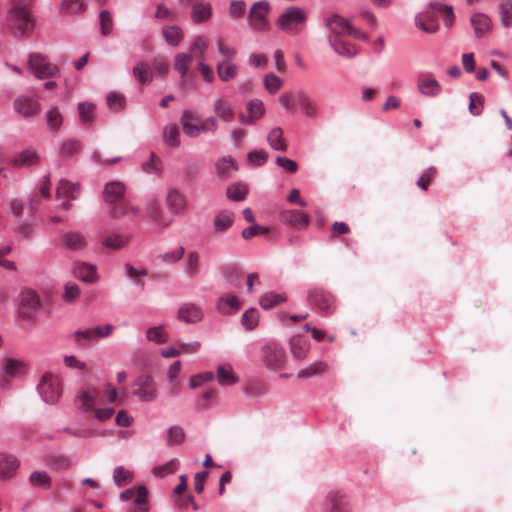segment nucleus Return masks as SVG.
<instances>
[{"label":"nucleus","mask_w":512,"mask_h":512,"mask_svg":"<svg viewBox=\"0 0 512 512\" xmlns=\"http://www.w3.org/2000/svg\"><path fill=\"white\" fill-rule=\"evenodd\" d=\"M307 20L306 11L298 6L288 7L278 18V26L284 32L295 35L299 33Z\"/></svg>","instance_id":"nucleus-1"},{"label":"nucleus","mask_w":512,"mask_h":512,"mask_svg":"<svg viewBox=\"0 0 512 512\" xmlns=\"http://www.w3.org/2000/svg\"><path fill=\"white\" fill-rule=\"evenodd\" d=\"M28 68L38 79L56 78L61 75L58 66L41 53H31L28 56Z\"/></svg>","instance_id":"nucleus-2"},{"label":"nucleus","mask_w":512,"mask_h":512,"mask_svg":"<svg viewBox=\"0 0 512 512\" xmlns=\"http://www.w3.org/2000/svg\"><path fill=\"white\" fill-rule=\"evenodd\" d=\"M326 25L329 30L334 34V38H341L345 36L352 37L357 40H366L367 35L355 28L350 22L338 14H332L326 18Z\"/></svg>","instance_id":"nucleus-3"},{"label":"nucleus","mask_w":512,"mask_h":512,"mask_svg":"<svg viewBox=\"0 0 512 512\" xmlns=\"http://www.w3.org/2000/svg\"><path fill=\"white\" fill-rule=\"evenodd\" d=\"M37 391L44 402L55 404L62 395V385L58 376L45 373L38 382Z\"/></svg>","instance_id":"nucleus-4"},{"label":"nucleus","mask_w":512,"mask_h":512,"mask_svg":"<svg viewBox=\"0 0 512 512\" xmlns=\"http://www.w3.org/2000/svg\"><path fill=\"white\" fill-rule=\"evenodd\" d=\"M9 19L15 35L28 36L34 29L35 18L29 9L12 8Z\"/></svg>","instance_id":"nucleus-5"},{"label":"nucleus","mask_w":512,"mask_h":512,"mask_svg":"<svg viewBox=\"0 0 512 512\" xmlns=\"http://www.w3.org/2000/svg\"><path fill=\"white\" fill-rule=\"evenodd\" d=\"M307 300L322 315H329L335 309L334 296L323 288L309 290Z\"/></svg>","instance_id":"nucleus-6"},{"label":"nucleus","mask_w":512,"mask_h":512,"mask_svg":"<svg viewBox=\"0 0 512 512\" xmlns=\"http://www.w3.org/2000/svg\"><path fill=\"white\" fill-rule=\"evenodd\" d=\"M133 395L142 402H153L158 396L157 385L150 375H140L133 382Z\"/></svg>","instance_id":"nucleus-7"},{"label":"nucleus","mask_w":512,"mask_h":512,"mask_svg":"<svg viewBox=\"0 0 512 512\" xmlns=\"http://www.w3.org/2000/svg\"><path fill=\"white\" fill-rule=\"evenodd\" d=\"M262 361L270 369H279L285 362V352L275 343L267 344L262 348Z\"/></svg>","instance_id":"nucleus-8"},{"label":"nucleus","mask_w":512,"mask_h":512,"mask_svg":"<svg viewBox=\"0 0 512 512\" xmlns=\"http://www.w3.org/2000/svg\"><path fill=\"white\" fill-rule=\"evenodd\" d=\"M14 109L25 118L34 117L41 110L39 98L36 96H18L14 101Z\"/></svg>","instance_id":"nucleus-9"},{"label":"nucleus","mask_w":512,"mask_h":512,"mask_svg":"<svg viewBox=\"0 0 512 512\" xmlns=\"http://www.w3.org/2000/svg\"><path fill=\"white\" fill-rule=\"evenodd\" d=\"M80 187L77 183H71L66 179H61L56 189V198L61 201L64 209L70 208V201L78 198Z\"/></svg>","instance_id":"nucleus-10"},{"label":"nucleus","mask_w":512,"mask_h":512,"mask_svg":"<svg viewBox=\"0 0 512 512\" xmlns=\"http://www.w3.org/2000/svg\"><path fill=\"white\" fill-rule=\"evenodd\" d=\"M40 307L36 292L31 289L22 290L19 295V312L23 317H31Z\"/></svg>","instance_id":"nucleus-11"},{"label":"nucleus","mask_w":512,"mask_h":512,"mask_svg":"<svg viewBox=\"0 0 512 512\" xmlns=\"http://www.w3.org/2000/svg\"><path fill=\"white\" fill-rule=\"evenodd\" d=\"M417 89L422 95L427 97H435L442 91L440 83L429 72L422 73L418 76Z\"/></svg>","instance_id":"nucleus-12"},{"label":"nucleus","mask_w":512,"mask_h":512,"mask_svg":"<svg viewBox=\"0 0 512 512\" xmlns=\"http://www.w3.org/2000/svg\"><path fill=\"white\" fill-rule=\"evenodd\" d=\"M40 156L35 148L29 147L20 152L15 153L11 160L10 165L15 168H26L37 165Z\"/></svg>","instance_id":"nucleus-13"},{"label":"nucleus","mask_w":512,"mask_h":512,"mask_svg":"<svg viewBox=\"0 0 512 512\" xmlns=\"http://www.w3.org/2000/svg\"><path fill=\"white\" fill-rule=\"evenodd\" d=\"M165 204L172 214H182L187 208L185 195L176 188L167 190Z\"/></svg>","instance_id":"nucleus-14"},{"label":"nucleus","mask_w":512,"mask_h":512,"mask_svg":"<svg viewBox=\"0 0 512 512\" xmlns=\"http://www.w3.org/2000/svg\"><path fill=\"white\" fill-rule=\"evenodd\" d=\"M98 391L94 387H88L79 391L75 397V406L82 412H90L94 410L97 404Z\"/></svg>","instance_id":"nucleus-15"},{"label":"nucleus","mask_w":512,"mask_h":512,"mask_svg":"<svg viewBox=\"0 0 512 512\" xmlns=\"http://www.w3.org/2000/svg\"><path fill=\"white\" fill-rule=\"evenodd\" d=\"M198 120L195 112L191 110H185L182 113L181 117V124L184 133L189 137H196L198 136L202 131H207V128H210L207 125H197L194 122Z\"/></svg>","instance_id":"nucleus-16"},{"label":"nucleus","mask_w":512,"mask_h":512,"mask_svg":"<svg viewBox=\"0 0 512 512\" xmlns=\"http://www.w3.org/2000/svg\"><path fill=\"white\" fill-rule=\"evenodd\" d=\"M281 221L292 228H306L310 224V217L300 210H286L281 213Z\"/></svg>","instance_id":"nucleus-17"},{"label":"nucleus","mask_w":512,"mask_h":512,"mask_svg":"<svg viewBox=\"0 0 512 512\" xmlns=\"http://www.w3.org/2000/svg\"><path fill=\"white\" fill-rule=\"evenodd\" d=\"M216 175L221 180L234 177L238 171L237 162L230 156H224L215 163Z\"/></svg>","instance_id":"nucleus-18"},{"label":"nucleus","mask_w":512,"mask_h":512,"mask_svg":"<svg viewBox=\"0 0 512 512\" xmlns=\"http://www.w3.org/2000/svg\"><path fill=\"white\" fill-rule=\"evenodd\" d=\"M471 26L477 38L487 37L492 30L491 19L483 13H475L470 18Z\"/></svg>","instance_id":"nucleus-19"},{"label":"nucleus","mask_w":512,"mask_h":512,"mask_svg":"<svg viewBox=\"0 0 512 512\" xmlns=\"http://www.w3.org/2000/svg\"><path fill=\"white\" fill-rule=\"evenodd\" d=\"M436 13L437 11L431 8L428 11L419 13L415 18L416 26L426 33H435L439 28Z\"/></svg>","instance_id":"nucleus-20"},{"label":"nucleus","mask_w":512,"mask_h":512,"mask_svg":"<svg viewBox=\"0 0 512 512\" xmlns=\"http://www.w3.org/2000/svg\"><path fill=\"white\" fill-rule=\"evenodd\" d=\"M63 246L71 251H80L87 246L86 238L77 231H68L61 237Z\"/></svg>","instance_id":"nucleus-21"},{"label":"nucleus","mask_w":512,"mask_h":512,"mask_svg":"<svg viewBox=\"0 0 512 512\" xmlns=\"http://www.w3.org/2000/svg\"><path fill=\"white\" fill-rule=\"evenodd\" d=\"M328 512H349L347 497L339 491H330L327 495Z\"/></svg>","instance_id":"nucleus-22"},{"label":"nucleus","mask_w":512,"mask_h":512,"mask_svg":"<svg viewBox=\"0 0 512 512\" xmlns=\"http://www.w3.org/2000/svg\"><path fill=\"white\" fill-rule=\"evenodd\" d=\"M178 318L186 323H196L203 318V311L194 303H185L179 308Z\"/></svg>","instance_id":"nucleus-23"},{"label":"nucleus","mask_w":512,"mask_h":512,"mask_svg":"<svg viewBox=\"0 0 512 512\" xmlns=\"http://www.w3.org/2000/svg\"><path fill=\"white\" fill-rule=\"evenodd\" d=\"M290 352L297 360H303L310 350L309 341L303 336H293L290 339Z\"/></svg>","instance_id":"nucleus-24"},{"label":"nucleus","mask_w":512,"mask_h":512,"mask_svg":"<svg viewBox=\"0 0 512 512\" xmlns=\"http://www.w3.org/2000/svg\"><path fill=\"white\" fill-rule=\"evenodd\" d=\"M216 308L219 313L228 315L241 308V301L234 295H223L218 298Z\"/></svg>","instance_id":"nucleus-25"},{"label":"nucleus","mask_w":512,"mask_h":512,"mask_svg":"<svg viewBox=\"0 0 512 512\" xmlns=\"http://www.w3.org/2000/svg\"><path fill=\"white\" fill-rule=\"evenodd\" d=\"M125 193V186L120 181L107 183L103 190V198L107 203H116Z\"/></svg>","instance_id":"nucleus-26"},{"label":"nucleus","mask_w":512,"mask_h":512,"mask_svg":"<svg viewBox=\"0 0 512 512\" xmlns=\"http://www.w3.org/2000/svg\"><path fill=\"white\" fill-rule=\"evenodd\" d=\"M74 275L87 283H93L98 279L96 267L88 263H76L73 268Z\"/></svg>","instance_id":"nucleus-27"},{"label":"nucleus","mask_w":512,"mask_h":512,"mask_svg":"<svg viewBox=\"0 0 512 512\" xmlns=\"http://www.w3.org/2000/svg\"><path fill=\"white\" fill-rule=\"evenodd\" d=\"M20 466L19 460L12 455L5 456L0 460V478H12Z\"/></svg>","instance_id":"nucleus-28"},{"label":"nucleus","mask_w":512,"mask_h":512,"mask_svg":"<svg viewBox=\"0 0 512 512\" xmlns=\"http://www.w3.org/2000/svg\"><path fill=\"white\" fill-rule=\"evenodd\" d=\"M329 371V366L326 362L318 361L310 364L309 366L301 369L297 373L299 379H307L314 376H321Z\"/></svg>","instance_id":"nucleus-29"},{"label":"nucleus","mask_w":512,"mask_h":512,"mask_svg":"<svg viewBox=\"0 0 512 512\" xmlns=\"http://www.w3.org/2000/svg\"><path fill=\"white\" fill-rule=\"evenodd\" d=\"M212 8L209 3L199 2L193 5L191 18L195 23L206 22L211 18Z\"/></svg>","instance_id":"nucleus-30"},{"label":"nucleus","mask_w":512,"mask_h":512,"mask_svg":"<svg viewBox=\"0 0 512 512\" xmlns=\"http://www.w3.org/2000/svg\"><path fill=\"white\" fill-rule=\"evenodd\" d=\"M331 44L336 53L347 58L354 57L358 52L355 45L341 38L331 39Z\"/></svg>","instance_id":"nucleus-31"},{"label":"nucleus","mask_w":512,"mask_h":512,"mask_svg":"<svg viewBox=\"0 0 512 512\" xmlns=\"http://www.w3.org/2000/svg\"><path fill=\"white\" fill-rule=\"evenodd\" d=\"M162 35L165 41L172 47L178 46L183 39V32L177 25L163 27Z\"/></svg>","instance_id":"nucleus-32"},{"label":"nucleus","mask_w":512,"mask_h":512,"mask_svg":"<svg viewBox=\"0 0 512 512\" xmlns=\"http://www.w3.org/2000/svg\"><path fill=\"white\" fill-rule=\"evenodd\" d=\"M217 381L221 386H229L238 382V377L229 365H219L217 369Z\"/></svg>","instance_id":"nucleus-33"},{"label":"nucleus","mask_w":512,"mask_h":512,"mask_svg":"<svg viewBox=\"0 0 512 512\" xmlns=\"http://www.w3.org/2000/svg\"><path fill=\"white\" fill-rule=\"evenodd\" d=\"M180 131L176 124L167 125L163 128L162 138L164 143L172 148H177L180 145Z\"/></svg>","instance_id":"nucleus-34"},{"label":"nucleus","mask_w":512,"mask_h":512,"mask_svg":"<svg viewBox=\"0 0 512 512\" xmlns=\"http://www.w3.org/2000/svg\"><path fill=\"white\" fill-rule=\"evenodd\" d=\"M46 123L49 130L58 131L63 124V115L56 106L49 108L45 113Z\"/></svg>","instance_id":"nucleus-35"},{"label":"nucleus","mask_w":512,"mask_h":512,"mask_svg":"<svg viewBox=\"0 0 512 512\" xmlns=\"http://www.w3.org/2000/svg\"><path fill=\"white\" fill-rule=\"evenodd\" d=\"M248 186L244 182H235L229 185L226 189L228 199L232 201H242L248 194Z\"/></svg>","instance_id":"nucleus-36"},{"label":"nucleus","mask_w":512,"mask_h":512,"mask_svg":"<svg viewBox=\"0 0 512 512\" xmlns=\"http://www.w3.org/2000/svg\"><path fill=\"white\" fill-rule=\"evenodd\" d=\"M234 222V215L231 212H218L214 218V229L216 232H224L229 229Z\"/></svg>","instance_id":"nucleus-37"},{"label":"nucleus","mask_w":512,"mask_h":512,"mask_svg":"<svg viewBox=\"0 0 512 512\" xmlns=\"http://www.w3.org/2000/svg\"><path fill=\"white\" fill-rule=\"evenodd\" d=\"M86 8L84 0H63L59 9L63 14H78L84 12Z\"/></svg>","instance_id":"nucleus-38"},{"label":"nucleus","mask_w":512,"mask_h":512,"mask_svg":"<svg viewBox=\"0 0 512 512\" xmlns=\"http://www.w3.org/2000/svg\"><path fill=\"white\" fill-rule=\"evenodd\" d=\"M134 77L143 85L152 81L151 67L146 62H139L133 68Z\"/></svg>","instance_id":"nucleus-39"},{"label":"nucleus","mask_w":512,"mask_h":512,"mask_svg":"<svg viewBox=\"0 0 512 512\" xmlns=\"http://www.w3.org/2000/svg\"><path fill=\"white\" fill-rule=\"evenodd\" d=\"M193 58L188 53H178L174 58V69L184 79L187 76L189 65L192 63Z\"/></svg>","instance_id":"nucleus-40"},{"label":"nucleus","mask_w":512,"mask_h":512,"mask_svg":"<svg viewBox=\"0 0 512 512\" xmlns=\"http://www.w3.org/2000/svg\"><path fill=\"white\" fill-rule=\"evenodd\" d=\"M267 141L269 145L275 150H286L287 144L283 138V131L279 127H275L270 130Z\"/></svg>","instance_id":"nucleus-41"},{"label":"nucleus","mask_w":512,"mask_h":512,"mask_svg":"<svg viewBox=\"0 0 512 512\" xmlns=\"http://www.w3.org/2000/svg\"><path fill=\"white\" fill-rule=\"evenodd\" d=\"M431 9L436 10L437 13L441 14L443 17V21L447 28H450L453 25L454 21V13L453 7L450 5H445L439 2H432L430 4Z\"/></svg>","instance_id":"nucleus-42"},{"label":"nucleus","mask_w":512,"mask_h":512,"mask_svg":"<svg viewBox=\"0 0 512 512\" xmlns=\"http://www.w3.org/2000/svg\"><path fill=\"white\" fill-rule=\"evenodd\" d=\"M27 365L23 361L16 359H7L5 363V371L9 376L20 377L27 373Z\"/></svg>","instance_id":"nucleus-43"},{"label":"nucleus","mask_w":512,"mask_h":512,"mask_svg":"<svg viewBox=\"0 0 512 512\" xmlns=\"http://www.w3.org/2000/svg\"><path fill=\"white\" fill-rule=\"evenodd\" d=\"M284 294H276L273 292L263 294L259 299V304L263 309H271L286 301Z\"/></svg>","instance_id":"nucleus-44"},{"label":"nucleus","mask_w":512,"mask_h":512,"mask_svg":"<svg viewBox=\"0 0 512 512\" xmlns=\"http://www.w3.org/2000/svg\"><path fill=\"white\" fill-rule=\"evenodd\" d=\"M148 491L145 486L137 487V496L133 500L134 508L131 512H149L147 506Z\"/></svg>","instance_id":"nucleus-45"},{"label":"nucleus","mask_w":512,"mask_h":512,"mask_svg":"<svg viewBox=\"0 0 512 512\" xmlns=\"http://www.w3.org/2000/svg\"><path fill=\"white\" fill-rule=\"evenodd\" d=\"M217 72L221 80L229 81L237 74V67L228 60H223L217 65Z\"/></svg>","instance_id":"nucleus-46"},{"label":"nucleus","mask_w":512,"mask_h":512,"mask_svg":"<svg viewBox=\"0 0 512 512\" xmlns=\"http://www.w3.org/2000/svg\"><path fill=\"white\" fill-rule=\"evenodd\" d=\"M297 102L304 112V114L308 117H314L317 114V107L315 102L306 94L299 93L297 95Z\"/></svg>","instance_id":"nucleus-47"},{"label":"nucleus","mask_w":512,"mask_h":512,"mask_svg":"<svg viewBox=\"0 0 512 512\" xmlns=\"http://www.w3.org/2000/svg\"><path fill=\"white\" fill-rule=\"evenodd\" d=\"M29 482L34 487L50 488L52 479L45 471H34L29 476Z\"/></svg>","instance_id":"nucleus-48"},{"label":"nucleus","mask_w":512,"mask_h":512,"mask_svg":"<svg viewBox=\"0 0 512 512\" xmlns=\"http://www.w3.org/2000/svg\"><path fill=\"white\" fill-rule=\"evenodd\" d=\"M178 467L179 461L176 458H174L163 465L154 467L152 473L154 474V476L158 478H163L168 475L174 474Z\"/></svg>","instance_id":"nucleus-49"},{"label":"nucleus","mask_w":512,"mask_h":512,"mask_svg":"<svg viewBox=\"0 0 512 512\" xmlns=\"http://www.w3.org/2000/svg\"><path fill=\"white\" fill-rule=\"evenodd\" d=\"M95 105L90 102H81L78 104V113L81 123L88 124L93 121L95 116Z\"/></svg>","instance_id":"nucleus-50"},{"label":"nucleus","mask_w":512,"mask_h":512,"mask_svg":"<svg viewBox=\"0 0 512 512\" xmlns=\"http://www.w3.org/2000/svg\"><path fill=\"white\" fill-rule=\"evenodd\" d=\"M129 242V237L121 234H112L103 240V246L110 249H121Z\"/></svg>","instance_id":"nucleus-51"},{"label":"nucleus","mask_w":512,"mask_h":512,"mask_svg":"<svg viewBox=\"0 0 512 512\" xmlns=\"http://www.w3.org/2000/svg\"><path fill=\"white\" fill-rule=\"evenodd\" d=\"M142 170L149 174H160L162 171L160 158L155 153H151L149 159L142 163Z\"/></svg>","instance_id":"nucleus-52"},{"label":"nucleus","mask_w":512,"mask_h":512,"mask_svg":"<svg viewBox=\"0 0 512 512\" xmlns=\"http://www.w3.org/2000/svg\"><path fill=\"white\" fill-rule=\"evenodd\" d=\"M132 473L125 469L123 466H118L114 469L113 479L117 486L121 487L132 481Z\"/></svg>","instance_id":"nucleus-53"},{"label":"nucleus","mask_w":512,"mask_h":512,"mask_svg":"<svg viewBox=\"0 0 512 512\" xmlns=\"http://www.w3.org/2000/svg\"><path fill=\"white\" fill-rule=\"evenodd\" d=\"M502 24L505 27L512 26V1L504 0L499 5Z\"/></svg>","instance_id":"nucleus-54"},{"label":"nucleus","mask_w":512,"mask_h":512,"mask_svg":"<svg viewBox=\"0 0 512 512\" xmlns=\"http://www.w3.org/2000/svg\"><path fill=\"white\" fill-rule=\"evenodd\" d=\"M270 10L269 3L267 1H258V31H264L269 28V24L265 19V15Z\"/></svg>","instance_id":"nucleus-55"},{"label":"nucleus","mask_w":512,"mask_h":512,"mask_svg":"<svg viewBox=\"0 0 512 512\" xmlns=\"http://www.w3.org/2000/svg\"><path fill=\"white\" fill-rule=\"evenodd\" d=\"M437 176V169L435 167H429L426 169L417 181V185L423 191H427L430 183L434 181Z\"/></svg>","instance_id":"nucleus-56"},{"label":"nucleus","mask_w":512,"mask_h":512,"mask_svg":"<svg viewBox=\"0 0 512 512\" xmlns=\"http://www.w3.org/2000/svg\"><path fill=\"white\" fill-rule=\"evenodd\" d=\"M102 36H108L113 29V19L109 11L102 10L99 14Z\"/></svg>","instance_id":"nucleus-57"},{"label":"nucleus","mask_w":512,"mask_h":512,"mask_svg":"<svg viewBox=\"0 0 512 512\" xmlns=\"http://www.w3.org/2000/svg\"><path fill=\"white\" fill-rule=\"evenodd\" d=\"M263 82L265 89L271 94H275L283 85L282 79L273 73L267 74Z\"/></svg>","instance_id":"nucleus-58"},{"label":"nucleus","mask_w":512,"mask_h":512,"mask_svg":"<svg viewBox=\"0 0 512 512\" xmlns=\"http://www.w3.org/2000/svg\"><path fill=\"white\" fill-rule=\"evenodd\" d=\"M146 337L149 341L157 344H162L167 341V335L163 326L149 328L146 332Z\"/></svg>","instance_id":"nucleus-59"},{"label":"nucleus","mask_w":512,"mask_h":512,"mask_svg":"<svg viewBox=\"0 0 512 512\" xmlns=\"http://www.w3.org/2000/svg\"><path fill=\"white\" fill-rule=\"evenodd\" d=\"M106 101L109 109L115 112L123 109L125 104L124 96L115 92L109 93L106 97Z\"/></svg>","instance_id":"nucleus-60"},{"label":"nucleus","mask_w":512,"mask_h":512,"mask_svg":"<svg viewBox=\"0 0 512 512\" xmlns=\"http://www.w3.org/2000/svg\"><path fill=\"white\" fill-rule=\"evenodd\" d=\"M215 375L211 371L195 374L189 379V386L194 389L202 386L205 382L212 381Z\"/></svg>","instance_id":"nucleus-61"},{"label":"nucleus","mask_w":512,"mask_h":512,"mask_svg":"<svg viewBox=\"0 0 512 512\" xmlns=\"http://www.w3.org/2000/svg\"><path fill=\"white\" fill-rule=\"evenodd\" d=\"M469 111L472 115H479L482 112V106L484 103V97L476 92H473L469 96Z\"/></svg>","instance_id":"nucleus-62"},{"label":"nucleus","mask_w":512,"mask_h":512,"mask_svg":"<svg viewBox=\"0 0 512 512\" xmlns=\"http://www.w3.org/2000/svg\"><path fill=\"white\" fill-rule=\"evenodd\" d=\"M215 111L220 115L224 121H231L233 118V112L230 106L223 100L218 99L215 104Z\"/></svg>","instance_id":"nucleus-63"},{"label":"nucleus","mask_w":512,"mask_h":512,"mask_svg":"<svg viewBox=\"0 0 512 512\" xmlns=\"http://www.w3.org/2000/svg\"><path fill=\"white\" fill-rule=\"evenodd\" d=\"M185 434L181 427L173 426L168 430L167 443L169 445H178L184 440Z\"/></svg>","instance_id":"nucleus-64"}]
</instances>
